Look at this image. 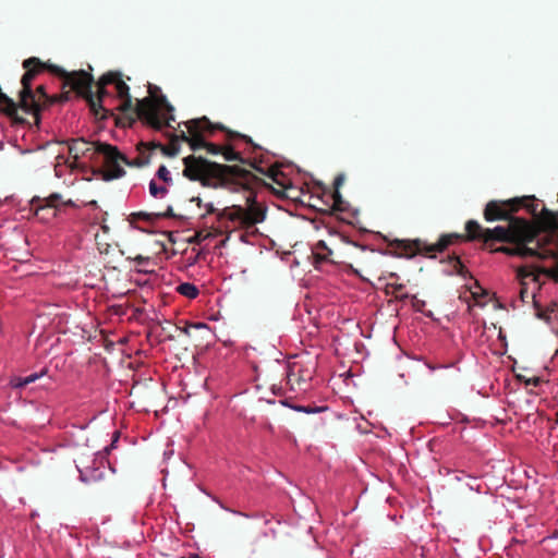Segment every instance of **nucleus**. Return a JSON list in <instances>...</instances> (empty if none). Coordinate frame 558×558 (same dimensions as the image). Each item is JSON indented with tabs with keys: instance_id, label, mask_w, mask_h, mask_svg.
I'll list each match as a JSON object with an SVG mask.
<instances>
[{
	"instance_id": "37998d69",
	"label": "nucleus",
	"mask_w": 558,
	"mask_h": 558,
	"mask_svg": "<svg viewBox=\"0 0 558 558\" xmlns=\"http://www.w3.org/2000/svg\"><path fill=\"white\" fill-rule=\"evenodd\" d=\"M274 193L279 196V191L274 189Z\"/></svg>"
},
{
	"instance_id": "9b49d317",
	"label": "nucleus",
	"mask_w": 558,
	"mask_h": 558,
	"mask_svg": "<svg viewBox=\"0 0 558 558\" xmlns=\"http://www.w3.org/2000/svg\"><path fill=\"white\" fill-rule=\"evenodd\" d=\"M542 231H537L536 241H522V242H508L511 245L494 246L489 245L485 247L490 253H502L509 256H518L520 258L536 257L542 259V250L546 239Z\"/></svg>"
},
{
	"instance_id": "39448f33",
	"label": "nucleus",
	"mask_w": 558,
	"mask_h": 558,
	"mask_svg": "<svg viewBox=\"0 0 558 558\" xmlns=\"http://www.w3.org/2000/svg\"><path fill=\"white\" fill-rule=\"evenodd\" d=\"M173 110L174 108L163 95L155 98L146 97L136 101L133 117L129 119V126L138 119L155 130H162L165 126H170V121H174Z\"/></svg>"
},
{
	"instance_id": "1a4fd4ad",
	"label": "nucleus",
	"mask_w": 558,
	"mask_h": 558,
	"mask_svg": "<svg viewBox=\"0 0 558 558\" xmlns=\"http://www.w3.org/2000/svg\"><path fill=\"white\" fill-rule=\"evenodd\" d=\"M310 257L313 258V265L316 269L324 265H344L351 272L361 277L359 270L348 263V255L337 252L333 243L328 244L326 241L319 240L311 247V255L307 258Z\"/></svg>"
},
{
	"instance_id": "6ab92c4d",
	"label": "nucleus",
	"mask_w": 558,
	"mask_h": 558,
	"mask_svg": "<svg viewBox=\"0 0 558 558\" xmlns=\"http://www.w3.org/2000/svg\"><path fill=\"white\" fill-rule=\"evenodd\" d=\"M44 373L45 372L43 371L40 373H34V374H31L25 377H20V376L13 377L10 380V385L16 389L24 388L27 385L35 383L38 378H40L44 375Z\"/></svg>"
},
{
	"instance_id": "a211bd4d",
	"label": "nucleus",
	"mask_w": 558,
	"mask_h": 558,
	"mask_svg": "<svg viewBox=\"0 0 558 558\" xmlns=\"http://www.w3.org/2000/svg\"><path fill=\"white\" fill-rule=\"evenodd\" d=\"M541 272L547 271L538 267L521 266L517 269V278L520 281V283H526L525 280L530 277L532 278L533 281H537L538 274Z\"/></svg>"
},
{
	"instance_id": "c85d7f7f",
	"label": "nucleus",
	"mask_w": 558,
	"mask_h": 558,
	"mask_svg": "<svg viewBox=\"0 0 558 558\" xmlns=\"http://www.w3.org/2000/svg\"><path fill=\"white\" fill-rule=\"evenodd\" d=\"M332 211H341L343 210V201L339 191H333L332 193Z\"/></svg>"
},
{
	"instance_id": "7ed1b4c3",
	"label": "nucleus",
	"mask_w": 558,
	"mask_h": 558,
	"mask_svg": "<svg viewBox=\"0 0 558 558\" xmlns=\"http://www.w3.org/2000/svg\"><path fill=\"white\" fill-rule=\"evenodd\" d=\"M68 146L69 154L73 158V161L70 163L71 168H76L77 161L82 157L88 156V154H90V157L95 154L101 155L106 167V171L104 172V179L106 181L119 179L125 174V170L121 163L131 165L128 157L122 154L117 146L111 144L101 142L92 143L81 137L68 142Z\"/></svg>"
},
{
	"instance_id": "ddd939ff",
	"label": "nucleus",
	"mask_w": 558,
	"mask_h": 558,
	"mask_svg": "<svg viewBox=\"0 0 558 558\" xmlns=\"http://www.w3.org/2000/svg\"><path fill=\"white\" fill-rule=\"evenodd\" d=\"M298 362L288 361L284 365V375L287 385L291 391H304L307 380V374Z\"/></svg>"
},
{
	"instance_id": "6e6552de",
	"label": "nucleus",
	"mask_w": 558,
	"mask_h": 558,
	"mask_svg": "<svg viewBox=\"0 0 558 558\" xmlns=\"http://www.w3.org/2000/svg\"><path fill=\"white\" fill-rule=\"evenodd\" d=\"M246 206L232 205L223 208L219 214V219H227L244 229L254 228L266 218V207L256 202V195L248 190L245 196Z\"/></svg>"
},
{
	"instance_id": "412c9836",
	"label": "nucleus",
	"mask_w": 558,
	"mask_h": 558,
	"mask_svg": "<svg viewBox=\"0 0 558 558\" xmlns=\"http://www.w3.org/2000/svg\"><path fill=\"white\" fill-rule=\"evenodd\" d=\"M281 405L289 407L299 412L312 414V413H320L327 410V407H303V405H292L289 402V399L281 400Z\"/></svg>"
},
{
	"instance_id": "4c0bfd02",
	"label": "nucleus",
	"mask_w": 558,
	"mask_h": 558,
	"mask_svg": "<svg viewBox=\"0 0 558 558\" xmlns=\"http://www.w3.org/2000/svg\"><path fill=\"white\" fill-rule=\"evenodd\" d=\"M179 558H202L198 554H189V556H182Z\"/></svg>"
},
{
	"instance_id": "72a5a7b5",
	"label": "nucleus",
	"mask_w": 558,
	"mask_h": 558,
	"mask_svg": "<svg viewBox=\"0 0 558 558\" xmlns=\"http://www.w3.org/2000/svg\"><path fill=\"white\" fill-rule=\"evenodd\" d=\"M335 234H336L337 236H339V239L341 240V242H342V243L352 244V245H354L355 247H360L362 251H365V250H366V246H364V245H360V244H357V243H355V242H351V241L347 240V238H345V236H343V235H341V234H338V233H335Z\"/></svg>"
},
{
	"instance_id": "473e14b6",
	"label": "nucleus",
	"mask_w": 558,
	"mask_h": 558,
	"mask_svg": "<svg viewBox=\"0 0 558 558\" xmlns=\"http://www.w3.org/2000/svg\"><path fill=\"white\" fill-rule=\"evenodd\" d=\"M520 299L522 302H527V299L530 298L526 283H520Z\"/></svg>"
},
{
	"instance_id": "5701e85b",
	"label": "nucleus",
	"mask_w": 558,
	"mask_h": 558,
	"mask_svg": "<svg viewBox=\"0 0 558 558\" xmlns=\"http://www.w3.org/2000/svg\"><path fill=\"white\" fill-rule=\"evenodd\" d=\"M137 218L144 219V220H153L154 217L156 218H175L177 215L173 213V209L171 206L167 207V210L163 214H147V213H137L135 214Z\"/></svg>"
},
{
	"instance_id": "7c9ffc66",
	"label": "nucleus",
	"mask_w": 558,
	"mask_h": 558,
	"mask_svg": "<svg viewBox=\"0 0 558 558\" xmlns=\"http://www.w3.org/2000/svg\"><path fill=\"white\" fill-rule=\"evenodd\" d=\"M271 179L275 183L279 184V161H275L270 167Z\"/></svg>"
},
{
	"instance_id": "f03ea898",
	"label": "nucleus",
	"mask_w": 558,
	"mask_h": 558,
	"mask_svg": "<svg viewBox=\"0 0 558 558\" xmlns=\"http://www.w3.org/2000/svg\"><path fill=\"white\" fill-rule=\"evenodd\" d=\"M536 226L525 218H513L507 226H497L493 229L483 228L476 220H469L465 223L466 234L449 233L442 234L436 243H427L424 240H397L396 247L402 251L407 257L424 255L434 257L435 253H442L447 247L457 241H482L484 247L493 245L494 242H522L536 241Z\"/></svg>"
},
{
	"instance_id": "58836bf2",
	"label": "nucleus",
	"mask_w": 558,
	"mask_h": 558,
	"mask_svg": "<svg viewBox=\"0 0 558 558\" xmlns=\"http://www.w3.org/2000/svg\"><path fill=\"white\" fill-rule=\"evenodd\" d=\"M207 213L208 214L215 213V208H214V206L211 204L207 205Z\"/></svg>"
},
{
	"instance_id": "dca6fc26",
	"label": "nucleus",
	"mask_w": 558,
	"mask_h": 558,
	"mask_svg": "<svg viewBox=\"0 0 558 558\" xmlns=\"http://www.w3.org/2000/svg\"><path fill=\"white\" fill-rule=\"evenodd\" d=\"M201 148H205L210 155L221 154L227 161H243L240 153L235 151L232 146H220L217 144L208 143L204 140Z\"/></svg>"
},
{
	"instance_id": "e433bc0d",
	"label": "nucleus",
	"mask_w": 558,
	"mask_h": 558,
	"mask_svg": "<svg viewBox=\"0 0 558 558\" xmlns=\"http://www.w3.org/2000/svg\"><path fill=\"white\" fill-rule=\"evenodd\" d=\"M134 259L136 260L137 264H143L147 260L146 257H143L141 255L136 256Z\"/></svg>"
},
{
	"instance_id": "4468645a",
	"label": "nucleus",
	"mask_w": 558,
	"mask_h": 558,
	"mask_svg": "<svg viewBox=\"0 0 558 558\" xmlns=\"http://www.w3.org/2000/svg\"><path fill=\"white\" fill-rule=\"evenodd\" d=\"M284 168H290L289 162H284L281 159V199L287 198L292 202L303 203L302 196L304 195L302 186L295 184L292 179H288Z\"/></svg>"
},
{
	"instance_id": "2eb2a0df",
	"label": "nucleus",
	"mask_w": 558,
	"mask_h": 558,
	"mask_svg": "<svg viewBox=\"0 0 558 558\" xmlns=\"http://www.w3.org/2000/svg\"><path fill=\"white\" fill-rule=\"evenodd\" d=\"M544 238L546 243L543 245L542 259H555L558 260V233L557 232H545ZM553 276L558 279V262Z\"/></svg>"
},
{
	"instance_id": "aec40b11",
	"label": "nucleus",
	"mask_w": 558,
	"mask_h": 558,
	"mask_svg": "<svg viewBox=\"0 0 558 558\" xmlns=\"http://www.w3.org/2000/svg\"><path fill=\"white\" fill-rule=\"evenodd\" d=\"M175 290L181 295L186 296L187 299H191V300L195 299L199 293L197 287L190 282H183V283L179 284L175 288Z\"/></svg>"
},
{
	"instance_id": "9d476101",
	"label": "nucleus",
	"mask_w": 558,
	"mask_h": 558,
	"mask_svg": "<svg viewBox=\"0 0 558 558\" xmlns=\"http://www.w3.org/2000/svg\"><path fill=\"white\" fill-rule=\"evenodd\" d=\"M184 124L187 132L181 131L180 134H175L171 138H178L179 144L180 141L186 142L194 151L201 149L206 133L211 134L215 130L225 131L222 125H214L206 117L190 120Z\"/></svg>"
},
{
	"instance_id": "c9c22d12",
	"label": "nucleus",
	"mask_w": 558,
	"mask_h": 558,
	"mask_svg": "<svg viewBox=\"0 0 558 558\" xmlns=\"http://www.w3.org/2000/svg\"><path fill=\"white\" fill-rule=\"evenodd\" d=\"M539 383H541V379L538 377H533V378L527 380V384L529 385H533V386H538Z\"/></svg>"
},
{
	"instance_id": "f3484780",
	"label": "nucleus",
	"mask_w": 558,
	"mask_h": 558,
	"mask_svg": "<svg viewBox=\"0 0 558 558\" xmlns=\"http://www.w3.org/2000/svg\"><path fill=\"white\" fill-rule=\"evenodd\" d=\"M72 89L70 88V90H66V92H63L60 96H57V97H50L47 93H46V88L44 85H39L37 86L36 90L34 92V94L36 95V100L40 104V107H39V112L47 108L48 106H50L51 104L56 102V101H66L69 100V97H70V92Z\"/></svg>"
},
{
	"instance_id": "bb28decb",
	"label": "nucleus",
	"mask_w": 558,
	"mask_h": 558,
	"mask_svg": "<svg viewBox=\"0 0 558 558\" xmlns=\"http://www.w3.org/2000/svg\"><path fill=\"white\" fill-rule=\"evenodd\" d=\"M281 263L288 264L291 268L300 265V260L295 256V252H281Z\"/></svg>"
},
{
	"instance_id": "f8f14e48",
	"label": "nucleus",
	"mask_w": 558,
	"mask_h": 558,
	"mask_svg": "<svg viewBox=\"0 0 558 558\" xmlns=\"http://www.w3.org/2000/svg\"><path fill=\"white\" fill-rule=\"evenodd\" d=\"M180 144L178 143V138H171L168 145H163L158 142H141L137 145L138 155L132 161L130 160L131 167H144L150 162L151 150L159 149L167 157H174L180 151Z\"/></svg>"
},
{
	"instance_id": "f257e3e1",
	"label": "nucleus",
	"mask_w": 558,
	"mask_h": 558,
	"mask_svg": "<svg viewBox=\"0 0 558 558\" xmlns=\"http://www.w3.org/2000/svg\"><path fill=\"white\" fill-rule=\"evenodd\" d=\"M51 71L63 80V88L71 87L87 101L97 119H106L108 114L113 116V111L119 110L121 116L117 117V125L129 126V119L133 117L135 106L130 95V87L122 80L120 72L110 71L104 74L97 83V93L94 94L92 90L94 78L86 71L68 73L58 66H51Z\"/></svg>"
},
{
	"instance_id": "ea45409f",
	"label": "nucleus",
	"mask_w": 558,
	"mask_h": 558,
	"mask_svg": "<svg viewBox=\"0 0 558 558\" xmlns=\"http://www.w3.org/2000/svg\"><path fill=\"white\" fill-rule=\"evenodd\" d=\"M192 327H195V328H204V327H206V325H205V324H201V323H199V324H194V325H192Z\"/></svg>"
},
{
	"instance_id": "4be33fe9",
	"label": "nucleus",
	"mask_w": 558,
	"mask_h": 558,
	"mask_svg": "<svg viewBox=\"0 0 558 558\" xmlns=\"http://www.w3.org/2000/svg\"><path fill=\"white\" fill-rule=\"evenodd\" d=\"M60 198H61V196L59 194H51L50 196L45 198L44 199L45 205H40L36 210L37 215L39 214V211H44L46 209H51L52 216H56V208L58 206Z\"/></svg>"
},
{
	"instance_id": "a19ab883",
	"label": "nucleus",
	"mask_w": 558,
	"mask_h": 558,
	"mask_svg": "<svg viewBox=\"0 0 558 558\" xmlns=\"http://www.w3.org/2000/svg\"><path fill=\"white\" fill-rule=\"evenodd\" d=\"M80 473H81V480H82V481H84V482H86L87 480H86V477H85L84 473H83L82 471H80Z\"/></svg>"
},
{
	"instance_id": "f704fd0d",
	"label": "nucleus",
	"mask_w": 558,
	"mask_h": 558,
	"mask_svg": "<svg viewBox=\"0 0 558 558\" xmlns=\"http://www.w3.org/2000/svg\"><path fill=\"white\" fill-rule=\"evenodd\" d=\"M343 182H344V177L342 174L337 175L333 181L335 191H339V189L343 184Z\"/></svg>"
},
{
	"instance_id": "0eeeda50",
	"label": "nucleus",
	"mask_w": 558,
	"mask_h": 558,
	"mask_svg": "<svg viewBox=\"0 0 558 558\" xmlns=\"http://www.w3.org/2000/svg\"><path fill=\"white\" fill-rule=\"evenodd\" d=\"M23 68L25 69V73L21 78L22 89L20 92V101L16 104L12 98L10 99L16 105V111L21 108L25 113L33 114L36 124H38L40 104L36 100V95L32 88V82L47 66L38 58L31 57L23 61ZM10 118L16 123L24 122V119L19 117L17 113L15 117Z\"/></svg>"
},
{
	"instance_id": "423d86ee",
	"label": "nucleus",
	"mask_w": 558,
	"mask_h": 558,
	"mask_svg": "<svg viewBox=\"0 0 558 558\" xmlns=\"http://www.w3.org/2000/svg\"><path fill=\"white\" fill-rule=\"evenodd\" d=\"M522 207H524L527 210V213L532 215V217L534 218H538L541 213L548 216L549 218H553V214L545 207H542L541 209L538 208L539 204L534 196H525L515 197L507 201L494 199L488 202L483 211L484 219L487 222L498 220H505L510 222L511 219L515 218L513 214L517 213Z\"/></svg>"
},
{
	"instance_id": "79ce46f5",
	"label": "nucleus",
	"mask_w": 558,
	"mask_h": 558,
	"mask_svg": "<svg viewBox=\"0 0 558 558\" xmlns=\"http://www.w3.org/2000/svg\"><path fill=\"white\" fill-rule=\"evenodd\" d=\"M183 331L189 335V327L184 328Z\"/></svg>"
},
{
	"instance_id": "b1692460",
	"label": "nucleus",
	"mask_w": 558,
	"mask_h": 558,
	"mask_svg": "<svg viewBox=\"0 0 558 558\" xmlns=\"http://www.w3.org/2000/svg\"><path fill=\"white\" fill-rule=\"evenodd\" d=\"M450 262L452 263L453 270L457 275L464 278L470 275L469 270L464 267L459 256L453 255L450 257Z\"/></svg>"
},
{
	"instance_id": "20e7f679",
	"label": "nucleus",
	"mask_w": 558,
	"mask_h": 558,
	"mask_svg": "<svg viewBox=\"0 0 558 558\" xmlns=\"http://www.w3.org/2000/svg\"><path fill=\"white\" fill-rule=\"evenodd\" d=\"M183 175L192 181H201L203 185H209L213 179L223 181L228 177L245 178L250 173L238 166L220 165L195 155L183 158Z\"/></svg>"
},
{
	"instance_id": "cd10ccee",
	"label": "nucleus",
	"mask_w": 558,
	"mask_h": 558,
	"mask_svg": "<svg viewBox=\"0 0 558 558\" xmlns=\"http://www.w3.org/2000/svg\"><path fill=\"white\" fill-rule=\"evenodd\" d=\"M227 137L229 141H233L235 138L242 140L245 143L252 145L254 149L257 148V146L253 143L252 138L248 137L247 135H244V134H241L238 132H233V131H227Z\"/></svg>"
},
{
	"instance_id": "c756f323",
	"label": "nucleus",
	"mask_w": 558,
	"mask_h": 558,
	"mask_svg": "<svg viewBox=\"0 0 558 558\" xmlns=\"http://www.w3.org/2000/svg\"><path fill=\"white\" fill-rule=\"evenodd\" d=\"M157 177L162 180L165 183H171L172 182V179L170 177V172L169 170L167 169L166 166H160L159 169L157 170Z\"/></svg>"
},
{
	"instance_id": "a878e982",
	"label": "nucleus",
	"mask_w": 558,
	"mask_h": 558,
	"mask_svg": "<svg viewBox=\"0 0 558 558\" xmlns=\"http://www.w3.org/2000/svg\"><path fill=\"white\" fill-rule=\"evenodd\" d=\"M149 193L154 197H163L168 193V190L162 185H157V183L151 180L149 183Z\"/></svg>"
},
{
	"instance_id": "393cba45",
	"label": "nucleus",
	"mask_w": 558,
	"mask_h": 558,
	"mask_svg": "<svg viewBox=\"0 0 558 558\" xmlns=\"http://www.w3.org/2000/svg\"><path fill=\"white\" fill-rule=\"evenodd\" d=\"M450 262L452 263L453 270L457 275L464 278L470 275L469 270L464 267L459 256L453 255L450 257Z\"/></svg>"
},
{
	"instance_id": "2f4dec72",
	"label": "nucleus",
	"mask_w": 558,
	"mask_h": 558,
	"mask_svg": "<svg viewBox=\"0 0 558 558\" xmlns=\"http://www.w3.org/2000/svg\"><path fill=\"white\" fill-rule=\"evenodd\" d=\"M532 298H533V300H535V295H534V294H532ZM534 305H535L536 307H538V306H537L536 301H534ZM536 316H537L539 319H544V320H546V322H549V319H550L549 315H548L545 311H543V310H541V308H537Z\"/></svg>"
}]
</instances>
